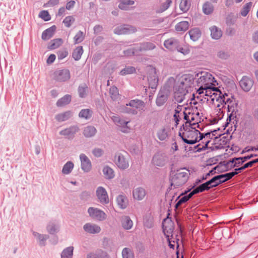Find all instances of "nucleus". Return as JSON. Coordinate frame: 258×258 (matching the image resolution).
Masks as SVG:
<instances>
[{"mask_svg": "<svg viewBox=\"0 0 258 258\" xmlns=\"http://www.w3.org/2000/svg\"><path fill=\"white\" fill-rule=\"evenodd\" d=\"M169 80H174L173 89L175 98L177 101L181 102L193 84V76L190 74H179L175 77V79L170 78Z\"/></svg>", "mask_w": 258, "mask_h": 258, "instance_id": "1", "label": "nucleus"}, {"mask_svg": "<svg viewBox=\"0 0 258 258\" xmlns=\"http://www.w3.org/2000/svg\"><path fill=\"white\" fill-rule=\"evenodd\" d=\"M190 124H183L179 132V136L186 144H194L203 140V134L196 130L198 127L189 126Z\"/></svg>", "mask_w": 258, "mask_h": 258, "instance_id": "2", "label": "nucleus"}, {"mask_svg": "<svg viewBox=\"0 0 258 258\" xmlns=\"http://www.w3.org/2000/svg\"><path fill=\"white\" fill-rule=\"evenodd\" d=\"M197 84L199 87L197 92L199 94H203V89L218 84L212 75L208 72H201L197 74Z\"/></svg>", "mask_w": 258, "mask_h": 258, "instance_id": "3", "label": "nucleus"}, {"mask_svg": "<svg viewBox=\"0 0 258 258\" xmlns=\"http://www.w3.org/2000/svg\"><path fill=\"white\" fill-rule=\"evenodd\" d=\"M184 119L186 122L184 124H191L189 126L198 127L201 128L200 123L202 120V116L196 109L186 108L183 111Z\"/></svg>", "mask_w": 258, "mask_h": 258, "instance_id": "4", "label": "nucleus"}, {"mask_svg": "<svg viewBox=\"0 0 258 258\" xmlns=\"http://www.w3.org/2000/svg\"><path fill=\"white\" fill-rule=\"evenodd\" d=\"M188 178V171L185 169L177 170L171 179V184L174 187H179L183 185Z\"/></svg>", "mask_w": 258, "mask_h": 258, "instance_id": "5", "label": "nucleus"}, {"mask_svg": "<svg viewBox=\"0 0 258 258\" xmlns=\"http://www.w3.org/2000/svg\"><path fill=\"white\" fill-rule=\"evenodd\" d=\"M227 104L228 112H231L228 116L229 120L234 119L236 117V113L237 111L238 102L236 99L232 95L225 93L224 105Z\"/></svg>", "mask_w": 258, "mask_h": 258, "instance_id": "6", "label": "nucleus"}, {"mask_svg": "<svg viewBox=\"0 0 258 258\" xmlns=\"http://www.w3.org/2000/svg\"><path fill=\"white\" fill-rule=\"evenodd\" d=\"M146 74L149 82V88L156 89L158 83V77L156 69L152 66H148L146 67Z\"/></svg>", "mask_w": 258, "mask_h": 258, "instance_id": "7", "label": "nucleus"}, {"mask_svg": "<svg viewBox=\"0 0 258 258\" xmlns=\"http://www.w3.org/2000/svg\"><path fill=\"white\" fill-rule=\"evenodd\" d=\"M162 225L163 231L166 236L169 238L170 235L172 236V234L173 231L174 226L173 223L171 220L168 218L165 219L163 222ZM168 239L169 241V246L170 248H174L175 246L174 241H173V243H172V241L169 238H168Z\"/></svg>", "mask_w": 258, "mask_h": 258, "instance_id": "8", "label": "nucleus"}, {"mask_svg": "<svg viewBox=\"0 0 258 258\" xmlns=\"http://www.w3.org/2000/svg\"><path fill=\"white\" fill-rule=\"evenodd\" d=\"M215 93H213V95L210 98H207L208 100H211L214 106L219 108L224 106V102L225 99V94H222L221 92L217 88Z\"/></svg>", "mask_w": 258, "mask_h": 258, "instance_id": "9", "label": "nucleus"}, {"mask_svg": "<svg viewBox=\"0 0 258 258\" xmlns=\"http://www.w3.org/2000/svg\"><path fill=\"white\" fill-rule=\"evenodd\" d=\"M144 104L143 101L138 99L131 100L126 106H130L132 108L126 107L124 111L127 113L136 114L138 113L137 109H140Z\"/></svg>", "mask_w": 258, "mask_h": 258, "instance_id": "10", "label": "nucleus"}, {"mask_svg": "<svg viewBox=\"0 0 258 258\" xmlns=\"http://www.w3.org/2000/svg\"><path fill=\"white\" fill-rule=\"evenodd\" d=\"M137 31L136 28L132 25L123 24L115 27L114 33L117 35L130 34Z\"/></svg>", "mask_w": 258, "mask_h": 258, "instance_id": "11", "label": "nucleus"}, {"mask_svg": "<svg viewBox=\"0 0 258 258\" xmlns=\"http://www.w3.org/2000/svg\"><path fill=\"white\" fill-rule=\"evenodd\" d=\"M96 195L98 201L102 205L109 203V199L106 189L102 186H99L96 190Z\"/></svg>", "mask_w": 258, "mask_h": 258, "instance_id": "12", "label": "nucleus"}, {"mask_svg": "<svg viewBox=\"0 0 258 258\" xmlns=\"http://www.w3.org/2000/svg\"><path fill=\"white\" fill-rule=\"evenodd\" d=\"M54 78L57 82H66L71 78L70 72L67 69L56 71L54 73Z\"/></svg>", "mask_w": 258, "mask_h": 258, "instance_id": "13", "label": "nucleus"}, {"mask_svg": "<svg viewBox=\"0 0 258 258\" xmlns=\"http://www.w3.org/2000/svg\"><path fill=\"white\" fill-rule=\"evenodd\" d=\"M89 216L99 221H103L106 218V214L102 211L97 208L90 207L88 209Z\"/></svg>", "mask_w": 258, "mask_h": 258, "instance_id": "14", "label": "nucleus"}, {"mask_svg": "<svg viewBox=\"0 0 258 258\" xmlns=\"http://www.w3.org/2000/svg\"><path fill=\"white\" fill-rule=\"evenodd\" d=\"M79 131V127L76 125H72L59 132L60 135L65 136L69 139H73L75 135Z\"/></svg>", "mask_w": 258, "mask_h": 258, "instance_id": "15", "label": "nucleus"}, {"mask_svg": "<svg viewBox=\"0 0 258 258\" xmlns=\"http://www.w3.org/2000/svg\"><path fill=\"white\" fill-rule=\"evenodd\" d=\"M81 169L85 172H89L92 168V163L90 160L84 154L80 155Z\"/></svg>", "mask_w": 258, "mask_h": 258, "instance_id": "16", "label": "nucleus"}, {"mask_svg": "<svg viewBox=\"0 0 258 258\" xmlns=\"http://www.w3.org/2000/svg\"><path fill=\"white\" fill-rule=\"evenodd\" d=\"M179 43L178 39L171 37L165 40L164 46L165 47L170 51H174L176 50Z\"/></svg>", "mask_w": 258, "mask_h": 258, "instance_id": "17", "label": "nucleus"}, {"mask_svg": "<svg viewBox=\"0 0 258 258\" xmlns=\"http://www.w3.org/2000/svg\"><path fill=\"white\" fill-rule=\"evenodd\" d=\"M86 258H110V256L107 252L101 249H98L94 251L88 253Z\"/></svg>", "mask_w": 258, "mask_h": 258, "instance_id": "18", "label": "nucleus"}, {"mask_svg": "<svg viewBox=\"0 0 258 258\" xmlns=\"http://www.w3.org/2000/svg\"><path fill=\"white\" fill-rule=\"evenodd\" d=\"M56 30L55 25H52L49 28L45 29L42 33L41 38L44 41H47L51 38Z\"/></svg>", "mask_w": 258, "mask_h": 258, "instance_id": "19", "label": "nucleus"}, {"mask_svg": "<svg viewBox=\"0 0 258 258\" xmlns=\"http://www.w3.org/2000/svg\"><path fill=\"white\" fill-rule=\"evenodd\" d=\"M239 83L241 88L244 91H248L253 86V83L250 78L247 77H243L240 81Z\"/></svg>", "mask_w": 258, "mask_h": 258, "instance_id": "20", "label": "nucleus"}, {"mask_svg": "<svg viewBox=\"0 0 258 258\" xmlns=\"http://www.w3.org/2000/svg\"><path fill=\"white\" fill-rule=\"evenodd\" d=\"M113 120L117 125L121 128L120 131L124 133L128 132L129 128L127 127V124L129 122L128 121H125L117 116H114Z\"/></svg>", "mask_w": 258, "mask_h": 258, "instance_id": "21", "label": "nucleus"}, {"mask_svg": "<svg viewBox=\"0 0 258 258\" xmlns=\"http://www.w3.org/2000/svg\"><path fill=\"white\" fill-rule=\"evenodd\" d=\"M83 229L85 231L91 234L98 233L101 230L99 226L90 223L85 224L83 226Z\"/></svg>", "mask_w": 258, "mask_h": 258, "instance_id": "22", "label": "nucleus"}, {"mask_svg": "<svg viewBox=\"0 0 258 258\" xmlns=\"http://www.w3.org/2000/svg\"><path fill=\"white\" fill-rule=\"evenodd\" d=\"M73 116V112L71 110H68L64 112L56 115L55 118L58 122H62L68 120Z\"/></svg>", "mask_w": 258, "mask_h": 258, "instance_id": "23", "label": "nucleus"}, {"mask_svg": "<svg viewBox=\"0 0 258 258\" xmlns=\"http://www.w3.org/2000/svg\"><path fill=\"white\" fill-rule=\"evenodd\" d=\"M116 164L118 168L122 169H125L128 167V162L121 154H118Z\"/></svg>", "mask_w": 258, "mask_h": 258, "instance_id": "24", "label": "nucleus"}, {"mask_svg": "<svg viewBox=\"0 0 258 258\" xmlns=\"http://www.w3.org/2000/svg\"><path fill=\"white\" fill-rule=\"evenodd\" d=\"M116 203L118 206L121 209H125L128 205L127 197L123 195H119L116 197Z\"/></svg>", "mask_w": 258, "mask_h": 258, "instance_id": "25", "label": "nucleus"}, {"mask_svg": "<svg viewBox=\"0 0 258 258\" xmlns=\"http://www.w3.org/2000/svg\"><path fill=\"white\" fill-rule=\"evenodd\" d=\"M47 232L51 235H55L59 231V226L53 222H49L46 226Z\"/></svg>", "mask_w": 258, "mask_h": 258, "instance_id": "26", "label": "nucleus"}, {"mask_svg": "<svg viewBox=\"0 0 258 258\" xmlns=\"http://www.w3.org/2000/svg\"><path fill=\"white\" fill-rule=\"evenodd\" d=\"M71 95L69 94H66L57 101L56 105L58 107H63L68 105L71 102Z\"/></svg>", "mask_w": 258, "mask_h": 258, "instance_id": "27", "label": "nucleus"}, {"mask_svg": "<svg viewBox=\"0 0 258 258\" xmlns=\"http://www.w3.org/2000/svg\"><path fill=\"white\" fill-rule=\"evenodd\" d=\"M133 195L135 199L141 200L145 196V189L142 187H137L133 190Z\"/></svg>", "mask_w": 258, "mask_h": 258, "instance_id": "28", "label": "nucleus"}, {"mask_svg": "<svg viewBox=\"0 0 258 258\" xmlns=\"http://www.w3.org/2000/svg\"><path fill=\"white\" fill-rule=\"evenodd\" d=\"M63 43V40L61 38H55L51 40L47 45L48 50H53L58 48Z\"/></svg>", "mask_w": 258, "mask_h": 258, "instance_id": "29", "label": "nucleus"}, {"mask_svg": "<svg viewBox=\"0 0 258 258\" xmlns=\"http://www.w3.org/2000/svg\"><path fill=\"white\" fill-rule=\"evenodd\" d=\"M33 235L39 240L40 246H45L46 245V241L49 238L48 235L41 234L35 231L33 232Z\"/></svg>", "mask_w": 258, "mask_h": 258, "instance_id": "30", "label": "nucleus"}, {"mask_svg": "<svg viewBox=\"0 0 258 258\" xmlns=\"http://www.w3.org/2000/svg\"><path fill=\"white\" fill-rule=\"evenodd\" d=\"M96 132L97 130L94 126L88 125L84 128L83 134L86 138H91L95 136Z\"/></svg>", "mask_w": 258, "mask_h": 258, "instance_id": "31", "label": "nucleus"}, {"mask_svg": "<svg viewBox=\"0 0 258 258\" xmlns=\"http://www.w3.org/2000/svg\"><path fill=\"white\" fill-rule=\"evenodd\" d=\"M93 114V111L90 109H82L79 113L78 116L81 118H84L86 120L90 119Z\"/></svg>", "mask_w": 258, "mask_h": 258, "instance_id": "32", "label": "nucleus"}, {"mask_svg": "<svg viewBox=\"0 0 258 258\" xmlns=\"http://www.w3.org/2000/svg\"><path fill=\"white\" fill-rule=\"evenodd\" d=\"M165 156L162 154H156L153 158V163L158 166H163L165 164Z\"/></svg>", "mask_w": 258, "mask_h": 258, "instance_id": "33", "label": "nucleus"}, {"mask_svg": "<svg viewBox=\"0 0 258 258\" xmlns=\"http://www.w3.org/2000/svg\"><path fill=\"white\" fill-rule=\"evenodd\" d=\"M122 227L124 229H131L133 225V222L129 216H124L121 220Z\"/></svg>", "mask_w": 258, "mask_h": 258, "instance_id": "34", "label": "nucleus"}, {"mask_svg": "<svg viewBox=\"0 0 258 258\" xmlns=\"http://www.w3.org/2000/svg\"><path fill=\"white\" fill-rule=\"evenodd\" d=\"M189 24L188 22L183 21L177 23L175 27V30L178 32H185L189 28Z\"/></svg>", "mask_w": 258, "mask_h": 258, "instance_id": "35", "label": "nucleus"}, {"mask_svg": "<svg viewBox=\"0 0 258 258\" xmlns=\"http://www.w3.org/2000/svg\"><path fill=\"white\" fill-rule=\"evenodd\" d=\"M84 50L82 46L77 47L73 51L72 57L76 60H79L83 53Z\"/></svg>", "mask_w": 258, "mask_h": 258, "instance_id": "36", "label": "nucleus"}, {"mask_svg": "<svg viewBox=\"0 0 258 258\" xmlns=\"http://www.w3.org/2000/svg\"><path fill=\"white\" fill-rule=\"evenodd\" d=\"M190 39L194 41H197L201 36L200 30L198 28H193L188 32Z\"/></svg>", "mask_w": 258, "mask_h": 258, "instance_id": "37", "label": "nucleus"}, {"mask_svg": "<svg viewBox=\"0 0 258 258\" xmlns=\"http://www.w3.org/2000/svg\"><path fill=\"white\" fill-rule=\"evenodd\" d=\"M103 173L105 178L107 179H111L114 178L115 175L113 169L108 166H105L103 169Z\"/></svg>", "mask_w": 258, "mask_h": 258, "instance_id": "38", "label": "nucleus"}, {"mask_svg": "<svg viewBox=\"0 0 258 258\" xmlns=\"http://www.w3.org/2000/svg\"><path fill=\"white\" fill-rule=\"evenodd\" d=\"M176 50L184 55H186L190 53V47L189 45L187 44L183 45H180L179 44Z\"/></svg>", "mask_w": 258, "mask_h": 258, "instance_id": "39", "label": "nucleus"}, {"mask_svg": "<svg viewBox=\"0 0 258 258\" xmlns=\"http://www.w3.org/2000/svg\"><path fill=\"white\" fill-rule=\"evenodd\" d=\"M167 99V94L163 91H160L156 99V103L158 106H161L166 102Z\"/></svg>", "mask_w": 258, "mask_h": 258, "instance_id": "40", "label": "nucleus"}, {"mask_svg": "<svg viewBox=\"0 0 258 258\" xmlns=\"http://www.w3.org/2000/svg\"><path fill=\"white\" fill-rule=\"evenodd\" d=\"M171 3V0H161V4L157 10V12L160 13L164 12L169 7Z\"/></svg>", "mask_w": 258, "mask_h": 258, "instance_id": "41", "label": "nucleus"}, {"mask_svg": "<svg viewBox=\"0 0 258 258\" xmlns=\"http://www.w3.org/2000/svg\"><path fill=\"white\" fill-rule=\"evenodd\" d=\"M74 247L69 246L65 248L61 253V258H72Z\"/></svg>", "mask_w": 258, "mask_h": 258, "instance_id": "42", "label": "nucleus"}, {"mask_svg": "<svg viewBox=\"0 0 258 258\" xmlns=\"http://www.w3.org/2000/svg\"><path fill=\"white\" fill-rule=\"evenodd\" d=\"M193 195H194V194H193L192 191H191L188 195L184 196L181 198H180V196H179L177 199H179V200L175 205V209H178V207L182 204L189 200V199L191 198Z\"/></svg>", "mask_w": 258, "mask_h": 258, "instance_id": "43", "label": "nucleus"}, {"mask_svg": "<svg viewBox=\"0 0 258 258\" xmlns=\"http://www.w3.org/2000/svg\"><path fill=\"white\" fill-rule=\"evenodd\" d=\"M88 90V86L85 83L80 85L78 88V92L79 97L81 98L86 97Z\"/></svg>", "mask_w": 258, "mask_h": 258, "instance_id": "44", "label": "nucleus"}, {"mask_svg": "<svg viewBox=\"0 0 258 258\" xmlns=\"http://www.w3.org/2000/svg\"><path fill=\"white\" fill-rule=\"evenodd\" d=\"M211 35L212 38L215 39H219L222 35V31L220 29L216 26H213L210 29Z\"/></svg>", "mask_w": 258, "mask_h": 258, "instance_id": "45", "label": "nucleus"}, {"mask_svg": "<svg viewBox=\"0 0 258 258\" xmlns=\"http://www.w3.org/2000/svg\"><path fill=\"white\" fill-rule=\"evenodd\" d=\"M133 49L135 53V55H140L141 52L145 50V43H139L135 44Z\"/></svg>", "mask_w": 258, "mask_h": 258, "instance_id": "46", "label": "nucleus"}, {"mask_svg": "<svg viewBox=\"0 0 258 258\" xmlns=\"http://www.w3.org/2000/svg\"><path fill=\"white\" fill-rule=\"evenodd\" d=\"M136 71V68L133 66H126L124 69H122L119 74L121 76H125L135 73Z\"/></svg>", "mask_w": 258, "mask_h": 258, "instance_id": "47", "label": "nucleus"}, {"mask_svg": "<svg viewBox=\"0 0 258 258\" xmlns=\"http://www.w3.org/2000/svg\"><path fill=\"white\" fill-rule=\"evenodd\" d=\"M74 166V163L72 161L67 162L62 167V173L64 174H70L72 172Z\"/></svg>", "mask_w": 258, "mask_h": 258, "instance_id": "48", "label": "nucleus"}, {"mask_svg": "<svg viewBox=\"0 0 258 258\" xmlns=\"http://www.w3.org/2000/svg\"><path fill=\"white\" fill-rule=\"evenodd\" d=\"M190 7V3L188 0H181L179 4V8L183 12H187Z\"/></svg>", "mask_w": 258, "mask_h": 258, "instance_id": "49", "label": "nucleus"}, {"mask_svg": "<svg viewBox=\"0 0 258 258\" xmlns=\"http://www.w3.org/2000/svg\"><path fill=\"white\" fill-rule=\"evenodd\" d=\"M85 38V34L84 33L80 30L77 33L74 37V44H77L82 42Z\"/></svg>", "mask_w": 258, "mask_h": 258, "instance_id": "50", "label": "nucleus"}, {"mask_svg": "<svg viewBox=\"0 0 258 258\" xmlns=\"http://www.w3.org/2000/svg\"><path fill=\"white\" fill-rule=\"evenodd\" d=\"M184 116L183 112L178 111V110H175V113L173 115V120L175 122V126H177L179 124V121L181 120V117Z\"/></svg>", "mask_w": 258, "mask_h": 258, "instance_id": "51", "label": "nucleus"}, {"mask_svg": "<svg viewBox=\"0 0 258 258\" xmlns=\"http://www.w3.org/2000/svg\"><path fill=\"white\" fill-rule=\"evenodd\" d=\"M157 136L160 140L164 141L167 138L168 135L166 130L164 127H162L158 130Z\"/></svg>", "mask_w": 258, "mask_h": 258, "instance_id": "52", "label": "nucleus"}, {"mask_svg": "<svg viewBox=\"0 0 258 258\" xmlns=\"http://www.w3.org/2000/svg\"><path fill=\"white\" fill-rule=\"evenodd\" d=\"M216 86H213L203 89V93H205V96L209 97V98H210L213 95V93H215L216 92L215 90L217 88Z\"/></svg>", "mask_w": 258, "mask_h": 258, "instance_id": "53", "label": "nucleus"}, {"mask_svg": "<svg viewBox=\"0 0 258 258\" xmlns=\"http://www.w3.org/2000/svg\"><path fill=\"white\" fill-rule=\"evenodd\" d=\"M203 10L205 14L208 15L213 11V7L209 2H206L203 6Z\"/></svg>", "mask_w": 258, "mask_h": 258, "instance_id": "54", "label": "nucleus"}, {"mask_svg": "<svg viewBox=\"0 0 258 258\" xmlns=\"http://www.w3.org/2000/svg\"><path fill=\"white\" fill-rule=\"evenodd\" d=\"M39 17L44 21H48L51 19V16L49 12L46 10L41 11L39 14Z\"/></svg>", "mask_w": 258, "mask_h": 258, "instance_id": "55", "label": "nucleus"}, {"mask_svg": "<svg viewBox=\"0 0 258 258\" xmlns=\"http://www.w3.org/2000/svg\"><path fill=\"white\" fill-rule=\"evenodd\" d=\"M109 93L111 95V97L113 100H115L117 98L119 95L118 90L116 86H112L110 88Z\"/></svg>", "mask_w": 258, "mask_h": 258, "instance_id": "56", "label": "nucleus"}, {"mask_svg": "<svg viewBox=\"0 0 258 258\" xmlns=\"http://www.w3.org/2000/svg\"><path fill=\"white\" fill-rule=\"evenodd\" d=\"M252 6V3L249 2L246 4L242 8L240 14L243 17H245L250 11Z\"/></svg>", "mask_w": 258, "mask_h": 258, "instance_id": "57", "label": "nucleus"}, {"mask_svg": "<svg viewBox=\"0 0 258 258\" xmlns=\"http://www.w3.org/2000/svg\"><path fill=\"white\" fill-rule=\"evenodd\" d=\"M75 21V18L72 16L66 17L63 20V23L66 27L69 28Z\"/></svg>", "mask_w": 258, "mask_h": 258, "instance_id": "58", "label": "nucleus"}, {"mask_svg": "<svg viewBox=\"0 0 258 258\" xmlns=\"http://www.w3.org/2000/svg\"><path fill=\"white\" fill-rule=\"evenodd\" d=\"M209 189V186H207L206 184L205 183H204L201 184V185L199 186L195 189H194L192 191L193 194L195 195V194H198L200 192H203L205 190H208Z\"/></svg>", "mask_w": 258, "mask_h": 258, "instance_id": "59", "label": "nucleus"}, {"mask_svg": "<svg viewBox=\"0 0 258 258\" xmlns=\"http://www.w3.org/2000/svg\"><path fill=\"white\" fill-rule=\"evenodd\" d=\"M122 256L123 258H134L133 254L130 248L125 247L122 251Z\"/></svg>", "mask_w": 258, "mask_h": 258, "instance_id": "60", "label": "nucleus"}, {"mask_svg": "<svg viewBox=\"0 0 258 258\" xmlns=\"http://www.w3.org/2000/svg\"><path fill=\"white\" fill-rule=\"evenodd\" d=\"M68 51L66 49L59 50L57 52L58 59L59 60H61L66 57L68 55Z\"/></svg>", "mask_w": 258, "mask_h": 258, "instance_id": "61", "label": "nucleus"}, {"mask_svg": "<svg viewBox=\"0 0 258 258\" xmlns=\"http://www.w3.org/2000/svg\"><path fill=\"white\" fill-rule=\"evenodd\" d=\"M93 155L96 158L101 157L104 154V151L102 149L95 148L92 151Z\"/></svg>", "mask_w": 258, "mask_h": 258, "instance_id": "62", "label": "nucleus"}, {"mask_svg": "<svg viewBox=\"0 0 258 258\" xmlns=\"http://www.w3.org/2000/svg\"><path fill=\"white\" fill-rule=\"evenodd\" d=\"M136 247L139 252H143L145 250V247L144 243L140 241L136 242Z\"/></svg>", "mask_w": 258, "mask_h": 258, "instance_id": "63", "label": "nucleus"}, {"mask_svg": "<svg viewBox=\"0 0 258 258\" xmlns=\"http://www.w3.org/2000/svg\"><path fill=\"white\" fill-rule=\"evenodd\" d=\"M118 8L122 10H127L129 7L123 0H120L118 5Z\"/></svg>", "mask_w": 258, "mask_h": 258, "instance_id": "64", "label": "nucleus"}]
</instances>
